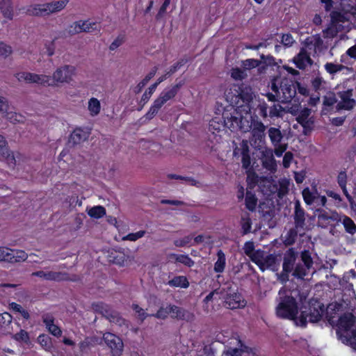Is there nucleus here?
I'll return each mask as SVG.
<instances>
[{
  "label": "nucleus",
  "instance_id": "0e129e2a",
  "mask_svg": "<svg viewBox=\"0 0 356 356\" xmlns=\"http://www.w3.org/2000/svg\"><path fill=\"white\" fill-rule=\"evenodd\" d=\"M145 233L146 232L145 230H140L135 233H129L124 237V239L130 241H136L138 239L143 237Z\"/></svg>",
  "mask_w": 356,
  "mask_h": 356
},
{
  "label": "nucleus",
  "instance_id": "7c9ffc66",
  "mask_svg": "<svg viewBox=\"0 0 356 356\" xmlns=\"http://www.w3.org/2000/svg\"><path fill=\"white\" fill-rule=\"evenodd\" d=\"M277 257L273 254H269L266 257H264L262 261V269L261 271H264L266 269H271L275 270L277 266Z\"/></svg>",
  "mask_w": 356,
  "mask_h": 356
},
{
  "label": "nucleus",
  "instance_id": "bf43d9fd",
  "mask_svg": "<svg viewBox=\"0 0 356 356\" xmlns=\"http://www.w3.org/2000/svg\"><path fill=\"white\" fill-rule=\"evenodd\" d=\"M187 62V58L180 59L170 67L169 70L167 72V74H168V76H170L171 74L175 73L181 67L184 65Z\"/></svg>",
  "mask_w": 356,
  "mask_h": 356
},
{
  "label": "nucleus",
  "instance_id": "473e14b6",
  "mask_svg": "<svg viewBox=\"0 0 356 356\" xmlns=\"http://www.w3.org/2000/svg\"><path fill=\"white\" fill-rule=\"evenodd\" d=\"M170 259H174L176 262L181 263L186 266L192 267L194 265V261L188 254H178L172 253L169 255Z\"/></svg>",
  "mask_w": 356,
  "mask_h": 356
},
{
  "label": "nucleus",
  "instance_id": "5701e85b",
  "mask_svg": "<svg viewBox=\"0 0 356 356\" xmlns=\"http://www.w3.org/2000/svg\"><path fill=\"white\" fill-rule=\"evenodd\" d=\"M335 215L338 218L337 221L341 222L343 225L346 233L350 235H354L356 233V224L349 216L344 214L339 215L337 213H335Z\"/></svg>",
  "mask_w": 356,
  "mask_h": 356
},
{
  "label": "nucleus",
  "instance_id": "f8f14e48",
  "mask_svg": "<svg viewBox=\"0 0 356 356\" xmlns=\"http://www.w3.org/2000/svg\"><path fill=\"white\" fill-rule=\"evenodd\" d=\"M103 339L106 344L111 348L113 356H120L123 351V342L122 339L115 334L106 332L104 334Z\"/></svg>",
  "mask_w": 356,
  "mask_h": 356
},
{
  "label": "nucleus",
  "instance_id": "49530a36",
  "mask_svg": "<svg viewBox=\"0 0 356 356\" xmlns=\"http://www.w3.org/2000/svg\"><path fill=\"white\" fill-rule=\"evenodd\" d=\"M247 74L244 69L239 67H233L231 70V77L236 81H242L245 79Z\"/></svg>",
  "mask_w": 356,
  "mask_h": 356
},
{
  "label": "nucleus",
  "instance_id": "ddd939ff",
  "mask_svg": "<svg viewBox=\"0 0 356 356\" xmlns=\"http://www.w3.org/2000/svg\"><path fill=\"white\" fill-rule=\"evenodd\" d=\"M353 90L348 89L343 91H339L337 96L340 99L337 104V109L350 111L354 108L356 104L355 100L353 98Z\"/></svg>",
  "mask_w": 356,
  "mask_h": 356
},
{
  "label": "nucleus",
  "instance_id": "f257e3e1",
  "mask_svg": "<svg viewBox=\"0 0 356 356\" xmlns=\"http://www.w3.org/2000/svg\"><path fill=\"white\" fill-rule=\"evenodd\" d=\"M75 70L74 66L65 65L58 68L54 72L52 77L49 75L26 72L16 73L15 76L19 81L38 83L43 86H54L56 82L70 83L75 73Z\"/></svg>",
  "mask_w": 356,
  "mask_h": 356
},
{
  "label": "nucleus",
  "instance_id": "09e8293b",
  "mask_svg": "<svg viewBox=\"0 0 356 356\" xmlns=\"http://www.w3.org/2000/svg\"><path fill=\"white\" fill-rule=\"evenodd\" d=\"M251 261L254 263L259 269H262L261 265L264 259V252L257 250L249 257Z\"/></svg>",
  "mask_w": 356,
  "mask_h": 356
},
{
  "label": "nucleus",
  "instance_id": "c03bdc74",
  "mask_svg": "<svg viewBox=\"0 0 356 356\" xmlns=\"http://www.w3.org/2000/svg\"><path fill=\"white\" fill-rule=\"evenodd\" d=\"M88 214L91 218L99 219L106 214V209L102 206H95L88 211Z\"/></svg>",
  "mask_w": 356,
  "mask_h": 356
},
{
  "label": "nucleus",
  "instance_id": "6e6d98bb",
  "mask_svg": "<svg viewBox=\"0 0 356 356\" xmlns=\"http://www.w3.org/2000/svg\"><path fill=\"white\" fill-rule=\"evenodd\" d=\"M323 83H325V81L323 79L319 76H316L311 81L312 88L318 93H319V91L322 89Z\"/></svg>",
  "mask_w": 356,
  "mask_h": 356
},
{
  "label": "nucleus",
  "instance_id": "412c9836",
  "mask_svg": "<svg viewBox=\"0 0 356 356\" xmlns=\"http://www.w3.org/2000/svg\"><path fill=\"white\" fill-rule=\"evenodd\" d=\"M293 219L296 228H303L305 225V212L299 201L295 202Z\"/></svg>",
  "mask_w": 356,
  "mask_h": 356
},
{
  "label": "nucleus",
  "instance_id": "774afa93",
  "mask_svg": "<svg viewBox=\"0 0 356 356\" xmlns=\"http://www.w3.org/2000/svg\"><path fill=\"white\" fill-rule=\"evenodd\" d=\"M47 330L51 334L53 335L54 337H56L57 338H59L62 336V330L61 328L56 325L55 323L54 324H52L51 326L48 327L47 328Z\"/></svg>",
  "mask_w": 356,
  "mask_h": 356
},
{
  "label": "nucleus",
  "instance_id": "864d4df0",
  "mask_svg": "<svg viewBox=\"0 0 356 356\" xmlns=\"http://www.w3.org/2000/svg\"><path fill=\"white\" fill-rule=\"evenodd\" d=\"M337 102L336 95L333 92H329L323 97V105L326 106H332Z\"/></svg>",
  "mask_w": 356,
  "mask_h": 356
},
{
  "label": "nucleus",
  "instance_id": "f03ea898",
  "mask_svg": "<svg viewBox=\"0 0 356 356\" xmlns=\"http://www.w3.org/2000/svg\"><path fill=\"white\" fill-rule=\"evenodd\" d=\"M307 294L298 289L291 291L280 298L275 308L276 316L281 319L295 321L298 319L299 303L302 304L307 299Z\"/></svg>",
  "mask_w": 356,
  "mask_h": 356
},
{
  "label": "nucleus",
  "instance_id": "79ce46f5",
  "mask_svg": "<svg viewBox=\"0 0 356 356\" xmlns=\"http://www.w3.org/2000/svg\"><path fill=\"white\" fill-rule=\"evenodd\" d=\"M300 259L302 265L306 266V268H312L314 261L311 255V252L308 250H304L300 253Z\"/></svg>",
  "mask_w": 356,
  "mask_h": 356
},
{
  "label": "nucleus",
  "instance_id": "e433bc0d",
  "mask_svg": "<svg viewBox=\"0 0 356 356\" xmlns=\"http://www.w3.org/2000/svg\"><path fill=\"white\" fill-rule=\"evenodd\" d=\"M268 136L273 145L280 143L283 138L281 131L278 128L270 127L268 131Z\"/></svg>",
  "mask_w": 356,
  "mask_h": 356
},
{
  "label": "nucleus",
  "instance_id": "052dcab7",
  "mask_svg": "<svg viewBox=\"0 0 356 356\" xmlns=\"http://www.w3.org/2000/svg\"><path fill=\"white\" fill-rule=\"evenodd\" d=\"M343 67L341 65L334 64L332 63H327L325 65V69L330 74H334L341 71L343 69Z\"/></svg>",
  "mask_w": 356,
  "mask_h": 356
},
{
  "label": "nucleus",
  "instance_id": "f704fd0d",
  "mask_svg": "<svg viewBox=\"0 0 356 356\" xmlns=\"http://www.w3.org/2000/svg\"><path fill=\"white\" fill-rule=\"evenodd\" d=\"M261 64V60L254 58H248L244 60H242L241 67L244 69L245 72L246 70H250L256 67H259V70H260L261 68L264 70L266 68L265 66L260 67Z\"/></svg>",
  "mask_w": 356,
  "mask_h": 356
},
{
  "label": "nucleus",
  "instance_id": "37998d69",
  "mask_svg": "<svg viewBox=\"0 0 356 356\" xmlns=\"http://www.w3.org/2000/svg\"><path fill=\"white\" fill-rule=\"evenodd\" d=\"M156 85H153L152 84L148 88L147 90H146L145 91V92L143 93V95H142V97H141V99L140 101V108L138 109V110H141L143 106H145V104L146 103H147V102L149 100L151 96L152 95V94L154 92V91L156 90Z\"/></svg>",
  "mask_w": 356,
  "mask_h": 356
},
{
  "label": "nucleus",
  "instance_id": "a211bd4d",
  "mask_svg": "<svg viewBox=\"0 0 356 356\" xmlns=\"http://www.w3.org/2000/svg\"><path fill=\"white\" fill-rule=\"evenodd\" d=\"M351 280H356V272L354 270L345 273L339 281L343 290L348 292L349 296L355 294L353 284L350 282Z\"/></svg>",
  "mask_w": 356,
  "mask_h": 356
},
{
  "label": "nucleus",
  "instance_id": "20e7f679",
  "mask_svg": "<svg viewBox=\"0 0 356 356\" xmlns=\"http://www.w3.org/2000/svg\"><path fill=\"white\" fill-rule=\"evenodd\" d=\"M184 81H180L178 83L165 88L154 101L153 104L145 115L147 120H152L161 108V107L169 100L172 99L184 86Z\"/></svg>",
  "mask_w": 356,
  "mask_h": 356
},
{
  "label": "nucleus",
  "instance_id": "4468645a",
  "mask_svg": "<svg viewBox=\"0 0 356 356\" xmlns=\"http://www.w3.org/2000/svg\"><path fill=\"white\" fill-rule=\"evenodd\" d=\"M343 310V305L341 302H332L327 305L325 309V316L329 324L336 326L339 318Z\"/></svg>",
  "mask_w": 356,
  "mask_h": 356
},
{
  "label": "nucleus",
  "instance_id": "dca6fc26",
  "mask_svg": "<svg viewBox=\"0 0 356 356\" xmlns=\"http://www.w3.org/2000/svg\"><path fill=\"white\" fill-rule=\"evenodd\" d=\"M170 317L173 319L191 321L193 319V314L188 310L170 304Z\"/></svg>",
  "mask_w": 356,
  "mask_h": 356
},
{
  "label": "nucleus",
  "instance_id": "6e6552de",
  "mask_svg": "<svg viewBox=\"0 0 356 356\" xmlns=\"http://www.w3.org/2000/svg\"><path fill=\"white\" fill-rule=\"evenodd\" d=\"M297 252L293 248H289L283 257L282 270L280 275V279L283 282L289 280V275L292 273L297 259Z\"/></svg>",
  "mask_w": 356,
  "mask_h": 356
},
{
  "label": "nucleus",
  "instance_id": "338daca9",
  "mask_svg": "<svg viewBox=\"0 0 356 356\" xmlns=\"http://www.w3.org/2000/svg\"><path fill=\"white\" fill-rule=\"evenodd\" d=\"M252 228V221L251 219L248 218L246 219H243L241 222V229H242V234L246 235L251 232Z\"/></svg>",
  "mask_w": 356,
  "mask_h": 356
},
{
  "label": "nucleus",
  "instance_id": "6ab92c4d",
  "mask_svg": "<svg viewBox=\"0 0 356 356\" xmlns=\"http://www.w3.org/2000/svg\"><path fill=\"white\" fill-rule=\"evenodd\" d=\"M294 63L298 69L304 70L307 65H311L313 63V60L307 51L302 48L294 58Z\"/></svg>",
  "mask_w": 356,
  "mask_h": 356
},
{
  "label": "nucleus",
  "instance_id": "39448f33",
  "mask_svg": "<svg viewBox=\"0 0 356 356\" xmlns=\"http://www.w3.org/2000/svg\"><path fill=\"white\" fill-rule=\"evenodd\" d=\"M309 312L301 311L297 321V325L305 327L307 325V318L311 323L320 321L325 313L324 305L317 298H312L308 302Z\"/></svg>",
  "mask_w": 356,
  "mask_h": 356
},
{
  "label": "nucleus",
  "instance_id": "4c0bfd02",
  "mask_svg": "<svg viewBox=\"0 0 356 356\" xmlns=\"http://www.w3.org/2000/svg\"><path fill=\"white\" fill-rule=\"evenodd\" d=\"M68 280V274L62 272H46V280L49 281H65Z\"/></svg>",
  "mask_w": 356,
  "mask_h": 356
},
{
  "label": "nucleus",
  "instance_id": "4d7b16f0",
  "mask_svg": "<svg viewBox=\"0 0 356 356\" xmlns=\"http://www.w3.org/2000/svg\"><path fill=\"white\" fill-rule=\"evenodd\" d=\"M311 109L309 108H302L298 113V116L296 117V120L298 123H302V122L305 120H307L309 119V115L311 114Z\"/></svg>",
  "mask_w": 356,
  "mask_h": 356
},
{
  "label": "nucleus",
  "instance_id": "a18cd8bd",
  "mask_svg": "<svg viewBox=\"0 0 356 356\" xmlns=\"http://www.w3.org/2000/svg\"><path fill=\"white\" fill-rule=\"evenodd\" d=\"M12 338L18 342H23L26 344H29L30 343V337L28 332L22 329H21L19 332L15 333Z\"/></svg>",
  "mask_w": 356,
  "mask_h": 356
},
{
  "label": "nucleus",
  "instance_id": "c9c22d12",
  "mask_svg": "<svg viewBox=\"0 0 356 356\" xmlns=\"http://www.w3.org/2000/svg\"><path fill=\"white\" fill-rule=\"evenodd\" d=\"M298 228H291L284 236L282 237V241L285 246H290L295 243L298 237Z\"/></svg>",
  "mask_w": 356,
  "mask_h": 356
},
{
  "label": "nucleus",
  "instance_id": "aec40b11",
  "mask_svg": "<svg viewBox=\"0 0 356 356\" xmlns=\"http://www.w3.org/2000/svg\"><path fill=\"white\" fill-rule=\"evenodd\" d=\"M0 156L8 163L15 165V159L12 152L10 151L5 138L0 135Z\"/></svg>",
  "mask_w": 356,
  "mask_h": 356
},
{
  "label": "nucleus",
  "instance_id": "c85d7f7f",
  "mask_svg": "<svg viewBox=\"0 0 356 356\" xmlns=\"http://www.w3.org/2000/svg\"><path fill=\"white\" fill-rule=\"evenodd\" d=\"M217 261L214 264L213 270L217 273H222L224 272L226 266V257L222 250H218L217 252Z\"/></svg>",
  "mask_w": 356,
  "mask_h": 356
},
{
  "label": "nucleus",
  "instance_id": "0eeeda50",
  "mask_svg": "<svg viewBox=\"0 0 356 356\" xmlns=\"http://www.w3.org/2000/svg\"><path fill=\"white\" fill-rule=\"evenodd\" d=\"M222 118L225 126L232 132L237 131L246 132L251 128L250 121L236 110L233 113H224Z\"/></svg>",
  "mask_w": 356,
  "mask_h": 356
},
{
  "label": "nucleus",
  "instance_id": "e2e57ef3",
  "mask_svg": "<svg viewBox=\"0 0 356 356\" xmlns=\"http://www.w3.org/2000/svg\"><path fill=\"white\" fill-rule=\"evenodd\" d=\"M303 128V133L307 135L308 133L311 132L314 127V120L312 118H310L307 120H305L302 122V123H299Z\"/></svg>",
  "mask_w": 356,
  "mask_h": 356
},
{
  "label": "nucleus",
  "instance_id": "423d86ee",
  "mask_svg": "<svg viewBox=\"0 0 356 356\" xmlns=\"http://www.w3.org/2000/svg\"><path fill=\"white\" fill-rule=\"evenodd\" d=\"M67 3V0H61L43 4L31 5L26 9V13L31 16L44 17L63 10Z\"/></svg>",
  "mask_w": 356,
  "mask_h": 356
},
{
  "label": "nucleus",
  "instance_id": "4be33fe9",
  "mask_svg": "<svg viewBox=\"0 0 356 356\" xmlns=\"http://www.w3.org/2000/svg\"><path fill=\"white\" fill-rule=\"evenodd\" d=\"M266 127L261 121H254L252 122V134L255 141L262 142L265 139V131Z\"/></svg>",
  "mask_w": 356,
  "mask_h": 356
},
{
  "label": "nucleus",
  "instance_id": "69168bd1",
  "mask_svg": "<svg viewBox=\"0 0 356 356\" xmlns=\"http://www.w3.org/2000/svg\"><path fill=\"white\" fill-rule=\"evenodd\" d=\"M302 197L305 202L308 205L312 204L314 201V196L308 188L302 191Z\"/></svg>",
  "mask_w": 356,
  "mask_h": 356
},
{
  "label": "nucleus",
  "instance_id": "5fc2aeb1",
  "mask_svg": "<svg viewBox=\"0 0 356 356\" xmlns=\"http://www.w3.org/2000/svg\"><path fill=\"white\" fill-rule=\"evenodd\" d=\"M268 106L266 102L260 103L256 108V112L263 119H266L268 117Z\"/></svg>",
  "mask_w": 356,
  "mask_h": 356
},
{
  "label": "nucleus",
  "instance_id": "cd10ccee",
  "mask_svg": "<svg viewBox=\"0 0 356 356\" xmlns=\"http://www.w3.org/2000/svg\"><path fill=\"white\" fill-rule=\"evenodd\" d=\"M167 284L171 287H180L186 289L189 286V282L188 278L184 275L175 276L172 280H170Z\"/></svg>",
  "mask_w": 356,
  "mask_h": 356
},
{
  "label": "nucleus",
  "instance_id": "58836bf2",
  "mask_svg": "<svg viewBox=\"0 0 356 356\" xmlns=\"http://www.w3.org/2000/svg\"><path fill=\"white\" fill-rule=\"evenodd\" d=\"M337 182L339 186L343 191V194L348 197L350 198V195H349L347 189H346V184H347V175L345 170L341 171L337 176Z\"/></svg>",
  "mask_w": 356,
  "mask_h": 356
},
{
  "label": "nucleus",
  "instance_id": "de8ad7c7",
  "mask_svg": "<svg viewBox=\"0 0 356 356\" xmlns=\"http://www.w3.org/2000/svg\"><path fill=\"white\" fill-rule=\"evenodd\" d=\"M170 305H168L166 307H161L156 313L149 314L150 316H154L158 319L165 320L168 318V315H170Z\"/></svg>",
  "mask_w": 356,
  "mask_h": 356
},
{
  "label": "nucleus",
  "instance_id": "9b49d317",
  "mask_svg": "<svg viewBox=\"0 0 356 356\" xmlns=\"http://www.w3.org/2000/svg\"><path fill=\"white\" fill-rule=\"evenodd\" d=\"M235 157L241 156L242 166L245 169L250 168L251 165V158L250 154V147L246 140H243L238 146H236L233 151Z\"/></svg>",
  "mask_w": 356,
  "mask_h": 356
},
{
  "label": "nucleus",
  "instance_id": "8fccbe9b",
  "mask_svg": "<svg viewBox=\"0 0 356 356\" xmlns=\"http://www.w3.org/2000/svg\"><path fill=\"white\" fill-rule=\"evenodd\" d=\"M284 109L280 104H274L269 108L268 117L270 118H280L282 116Z\"/></svg>",
  "mask_w": 356,
  "mask_h": 356
},
{
  "label": "nucleus",
  "instance_id": "c756f323",
  "mask_svg": "<svg viewBox=\"0 0 356 356\" xmlns=\"http://www.w3.org/2000/svg\"><path fill=\"white\" fill-rule=\"evenodd\" d=\"M8 104L6 98L0 97V112L6 113V116L11 122H20V120L17 118L18 115L16 113H8Z\"/></svg>",
  "mask_w": 356,
  "mask_h": 356
},
{
  "label": "nucleus",
  "instance_id": "b1692460",
  "mask_svg": "<svg viewBox=\"0 0 356 356\" xmlns=\"http://www.w3.org/2000/svg\"><path fill=\"white\" fill-rule=\"evenodd\" d=\"M95 23H90L88 22V21H79V22H75L73 25L71 26V29L69 31V33L71 34H75L79 33L83 31L85 32H89L91 29H95L96 27H93V26H95Z\"/></svg>",
  "mask_w": 356,
  "mask_h": 356
},
{
  "label": "nucleus",
  "instance_id": "9d476101",
  "mask_svg": "<svg viewBox=\"0 0 356 356\" xmlns=\"http://www.w3.org/2000/svg\"><path fill=\"white\" fill-rule=\"evenodd\" d=\"M280 99L283 102H290L296 95V81L284 78L280 81Z\"/></svg>",
  "mask_w": 356,
  "mask_h": 356
},
{
  "label": "nucleus",
  "instance_id": "f3484780",
  "mask_svg": "<svg viewBox=\"0 0 356 356\" xmlns=\"http://www.w3.org/2000/svg\"><path fill=\"white\" fill-rule=\"evenodd\" d=\"M227 307L231 309L243 308L246 305V301L243 298L241 294L234 293L227 296L225 299Z\"/></svg>",
  "mask_w": 356,
  "mask_h": 356
},
{
  "label": "nucleus",
  "instance_id": "13d9d810",
  "mask_svg": "<svg viewBox=\"0 0 356 356\" xmlns=\"http://www.w3.org/2000/svg\"><path fill=\"white\" fill-rule=\"evenodd\" d=\"M41 318L46 329L51 326L52 324H54L55 317L52 313H44L42 314Z\"/></svg>",
  "mask_w": 356,
  "mask_h": 356
},
{
  "label": "nucleus",
  "instance_id": "3c124183",
  "mask_svg": "<svg viewBox=\"0 0 356 356\" xmlns=\"http://www.w3.org/2000/svg\"><path fill=\"white\" fill-rule=\"evenodd\" d=\"M126 41V35L123 33H120L117 38L113 40V42L110 44L109 49L111 51H115L119 47H120L122 44Z\"/></svg>",
  "mask_w": 356,
  "mask_h": 356
},
{
  "label": "nucleus",
  "instance_id": "2eb2a0df",
  "mask_svg": "<svg viewBox=\"0 0 356 356\" xmlns=\"http://www.w3.org/2000/svg\"><path fill=\"white\" fill-rule=\"evenodd\" d=\"M234 90L236 93L234 96L236 97V104H239V101H241V104L238 106H242L244 104H249L253 99V93L252 88L248 86H245L243 84L235 86Z\"/></svg>",
  "mask_w": 356,
  "mask_h": 356
},
{
  "label": "nucleus",
  "instance_id": "a878e982",
  "mask_svg": "<svg viewBox=\"0 0 356 356\" xmlns=\"http://www.w3.org/2000/svg\"><path fill=\"white\" fill-rule=\"evenodd\" d=\"M0 12L4 18L13 19L14 10L11 0H0Z\"/></svg>",
  "mask_w": 356,
  "mask_h": 356
},
{
  "label": "nucleus",
  "instance_id": "680f3d73",
  "mask_svg": "<svg viewBox=\"0 0 356 356\" xmlns=\"http://www.w3.org/2000/svg\"><path fill=\"white\" fill-rule=\"evenodd\" d=\"M131 308L138 314V318L140 320L141 322L144 321V320L148 316L145 310L137 304L133 303Z\"/></svg>",
  "mask_w": 356,
  "mask_h": 356
},
{
  "label": "nucleus",
  "instance_id": "603ef678",
  "mask_svg": "<svg viewBox=\"0 0 356 356\" xmlns=\"http://www.w3.org/2000/svg\"><path fill=\"white\" fill-rule=\"evenodd\" d=\"M331 22L332 24H338L340 22H345L346 18L343 13L339 11H332L330 13Z\"/></svg>",
  "mask_w": 356,
  "mask_h": 356
},
{
  "label": "nucleus",
  "instance_id": "1a4fd4ad",
  "mask_svg": "<svg viewBox=\"0 0 356 356\" xmlns=\"http://www.w3.org/2000/svg\"><path fill=\"white\" fill-rule=\"evenodd\" d=\"M27 258L28 255L24 250L0 247V261L14 264L24 261Z\"/></svg>",
  "mask_w": 356,
  "mask_h": 356
},
{
  "label": "nucleus",
  "instance_id": "72a5a7b5",
  "mask_svg": "<svg viewBox=\"0 0 356 356\" xmlns=\"http://www.w3.org/2000/svg\"><path fill=\"white\" fill-rule=\"evenodd\" d=\"M310 270L311 269L309 268H306V266L302 265L301 263H298L291 275L298 280H304L305 277L308 275Z\"/></svg>",
  "mask_w": 356,
  "mask_h": 356
},
{
  "label": "nucleus",
  "instance_id": "393cba45",
  "mask_svg": "<svg viewBox=\"0 0 356 356\" xmlns=\"http://www.w3.org/2000/svg\"><path fill=\"white\" fill-rule=\"evenodd\" d=\"M88 137V133L81 128H76L70 134L69 138V143L73 145L81 144L85 141Z\"/></svg>",
  "mask_w": 356,
  "mask_h": 356
},
{
  "label": "nucleus",
  "instance_id": "bb28decb",
  "mask_svg": "<svg viewBox=\"0 0 356 356\" xmlns=\"http://www.w3.org/2000/svg\"><path fill=\"white\" fill-rule=\"evenodd\" d=\"M261 161L264 168L270 171L276 170L277 163L271 151L263 153Z\"/></svg>",
  "mask_w": 356,
  "mask_h": 356
},
{
  "label": "nucleus",
  "instance_id": "7ed1b4c3",
  "mask_svg": "<svg viewBox=\"0 0 356 356\" xmlns=\"http://www.w3.org/2000/svg\"><path fill=\"white\" fill-rule=\"evenodd\" d=\"M338 339L344 344L356 350V317L352 313H344L336 325Z\"/></svg>",
  "mask_w": 356,
  "mask_h": 356
},
{
  "label": "nucleus",
  "instance_id": "ea45409f",
  "mask_svg": "<svg viewBox=\"0 0 356 356\" xmlns=\"http://www.w3.org/2000/svg\"><path fill=\"white\" fill-rule=\"evenodd\" d=\"M38 343L45 350L49 351L52 348L51 337L47 334H40L37 339Z\"/></svg>",
  "mask_w": 356,
  "mask_h": 356
},
{
  "label": "nucleus",
  "instance_id": "2f4dec72",
  "mask_svg": "<svg viewBox=\"0 0 356 356\" xmlns=\"http://www.w3.org/2000/svg\"><path fill=\"white\" fill-rule=\"evenodd\" d=\"M258 199L254 193L247 191L245 197V207L250 211H254L257 205Z\"/></svg>",
  "mask_w": 356,
  "mask_h": 356
},
{
  "label": "nucleus",
  "instance_id": "a19ab883",
  "mask_svg": "<svg viewBox=\"0 0 356 356\" xmlns=\"http://www.w3.org/2000/svg\"><path fill=\"white\" fill-rule=\"evenodd\" d=\"M101 105L99 101L95 97L90 99L88 102V110L91 115L95 116L99 113Z\"/></svg>",
  "mask_w": 356,
  "mask_h": 356
}]
</instances>
